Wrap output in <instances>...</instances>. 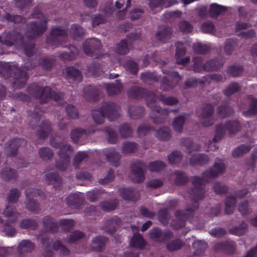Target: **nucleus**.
Masks as SVG:
<instances>
[{"mask_svg":"<svg viewBox=\"0 0 257 257\" xmlns=\"http://www.w3.org/2000/svg\"><path fill=\"white\" fill-rule=\"evenodd\" d=\"M0 74L5 78L13 77L14 87L16 88L23 87L28 78L25 71L16 66H11L8 63L0 62Z\"/></svg>","mask_w":257,"mask_h":257,"instance_id":"nucleus-1","label":"nucleus"},{"mask_svg":"<svg viewBox=\"0 0 257 257\" xmlns=\"http://www.w3.org/2000/svg\"><path fill=\"white\" fill-rule=\"evenodd\" d=\"M28 92L32 96L39 99L41 103H44L52 98L57 101L63 96V93L51 92L49 87H41L36 84H33L27 88Z\"/></svg>","mask_w":257,"mask_h":257,"instance_id":"nucleus-2","label":"nucleus"},{"mask_svg":"<svg viewBox=\"0 0 257 257\" xmlns=\"http://www.w3.org/2000/svg\"><path fill=\"white\" fill-rule=\"evenodd\" d=\"M242 128L240 122L237 120L227 121L224 124H218L215 127V135L212 139L214 143L220 141L226 134L227 131L228 135L230 137L234 136Z\"/></svg>","mask_w":257,"mask_h":257,"instance_id":"nucleus-3","label":"nucleus"},{"mask_svg":"<svg viewBox=\"0 0 257 257\" xmlns=\"http://www.w3.org/2000/svg\"><path fill=\"white\" fill-rule=\"evenodd\" d=\"M203 178L194 176L191 179L193 187L188 190L190 197L194 202L202 200L205 197V191L203 181Z\"/></svg>","mask_w":257,"mask_h":257,"instance_id":"nucleus-4","label":"nucleus"},{"mask_svg":"<svg viewBox=\"0 0 257 257\" xmlns=\"http://www.w3.org/2000/svg\"><path fill=\"white\" fill-rule=\"evenodd\" d=\"M214 109L210 103H204L201 105L196 110L197 116L202 119V124L205 127L212 125L215 119L212 117Z\"/></svg>","mask_w":257,"mask_h":257,"instance_id":"nucleus-5","label":"nucleus"},{"mask_svg":"<svg viewBox=\"0 0 257 257\" xmlns=\"http://www.w3.org/2000/svg\"><path fill=\"white\" fill-rule=\"evenodd\" d=\"M47 20L44 18L43 20H37L30 23L25 33L26 38L32 40L41 36L47 29Z\"/></svg>","mask_w":257,"mask_h":257,"instance_id":"nucleus-6","label":"nucleus"},{"mask_svg":"<svg viewBox=\"0 0 257 257\" xmlns=\"http://www.w3.org/2000/svg\"><path fill=\"white\" fill-rule=\"evenodd\" d=\"M68 33L67 29L61 27H53L47 38V43L52 46L56 45L66 41Z\"/></svg>","mask_w":257,"mask_h":257,"instance_id":"nucleus-7","label":"nucleus"},{"mask_svg":"<svg viewBox=\"0 0 257 257\" xmlns=\"http://www.w3.org/2000/svg\"><path fill=\"white\" fill-rule=\"evenodd\" d=\"M198 208V205H195L193 208L187 209L184 211L178 210L176 211V220L172 221L171 225L175 229H180L185 226V220L193 215V212Z\"/></svg>","mask_w":257,"mask_h":257,"instance_id":"nucleus-8","label":"nucleus"},{"mask_svg":"<svg viewBox=\"0 0 257 257\" xmlns=\"http://www.w3.org/2000/svg\"><path fill=\"white\" fill-rule=\"evenodd\" d=\"M225 165L223 161L216 158L212 168L205 171L202 174V177L205 181L208 182L211 179L223 174L225 172Z\"/></svg>","mask_w":257,"mask_h":257,"instance_id":"nucleus-9","label":"nucleus"},{"mask_svg":"<svg viewBox=\"0 0 257 257\" xmlns=\"http://www.w3.org/2000/svg\"><path fill=\"white\" fill-rule=\"evenodd\" d=\"M101 44L99 40L95 38L87 39L83 45L84 53L88 56L98 58L97 51L100 49Z\"/></svg>","mask_w":257,"mask_h":257,"instance_id":"nucleus-10","label":"nucleus"},{"mask_svg":"<svg viewBox=\"0 0 257 257\" xmlns=\"http://www.w3.org/2000/svg\"><path fill=\"white\" fill-rule=\"evenodd\" d=\"M131 180L134 183H142L145 180L144 171L146 165L140 161H137L131 165Z\"/></svg>","mask_w":257,"mask_h":257,"instance_id":"nucleus-11","label":"nucleus"},{"mask_svg":"<svg viewBox=\"0 0 257 257\" xmlns=\"http://www.w3.org/2000/svg\"><path fill=\"white\" fill-rule=\"evenodd\" d=\"M100 108L103 115L110 120H114L120 116V107L114 102H104Z\"/></svg>","mask_w":257,"mask_h":257,"instance_id":"nucleus-12","label":"nucleus"},{"mask_svg":"<svg viewBox=\"0 0 257 257\" xmlns=\"http://www.w3.org/2000/svg\"><path fill=\"white\" fill-rule=\"evenodd\" d=\"M150 237L154 241L162 243L173 238L174 234L170 230L163 231L159 228H155L150 230Z\"/></svg>","mask_w":257,"mask_h":257,"instance_id":"nucleus-13","label":"nucleus"},{"mask_svg":"<svg viewBox=\"0 0 257 257\" xmlns=\"http://www.w3.org/2000/svg\"><path fill=\"white\" fill-rule=\"evenodd\" d=\"M152 111L156 112L154 116H151L153 122L157 124H161L165 122L171 112H177V109H168L162 108L159 106L155 105L152 108Z\"/></svg>","mask_w":257,"mask_h":257,"instance_id":"nucleus-14","label":"nucleus"},{"mask_svg":"<svg viewBox=\"0 0 257 257\" xmlns=\"http://www.w3.org/2000/svg\"><path fill=\"white\" fill-rule=\"evenodd\" d=\"M26 141L24 139H14L9 141L5 146V153L7 156L14 157L17 155L18 149L21 146H25Z\"/></svg>","mask_w":257,"mask_h":257,"instance_id":"nucleus-15","label":"nucleus"},{"mask_svg":"<svg viewBox=\"0 0 257 257\" xmlns=\"http://www.w3.org/2000/svg\"><path fill=\"white\" fill-rule=\"evenodd\" d=\"M119 192L121 197L124 200L136 201L139 197L138 191L132 188H121Z\"/></svg>","mask_w":257,"mask_h":257,"instance_id":"nucleus-16","label":"nucleus"},{"mask_svg":"<svg viewBox=\"0 0 257 257\" xmlns=\"http://www.w3.org/2000/svg\"><path fill=\"white\" fill-rule=\"evenodd\" d=\"M106 91L109 96H115L120 94L123 90V85L119 80L115 83L104 84Z\"/></svg>","mask_w":257,"mask_h":257,"instance_id":"nucleus-17","label":"nucleus"},{"mask_svg":"<svg viewBox=\"0 0 257 257\" xmlns=\"http://www.w3.org/2000/svg\"><path fill=\"white\" fill-rule=\"evenodd\" d=\"M44 229L48 232L54 233L59 230L58 224L55 220L50 216H45L42 220Z\"/></svg>","mask_w":257,"mask_h":257,"instance_id":"nucleus-18","label":"nucleus"},{"mask_svg":"<svg viewBox=\"0 0 257 257\" xmlns=\"http://www.w3.org/2000/svg\"><path fill=\"white\" fill-rule=\"evenodd\" d=\"M132 229L134 235L130 241L131 245L137 248H143L145 245V241L143 237L139 233H137L139 231L138 228L136 226H132Z\"/></svg>","mask_w":257,"mask_h":257,"instance_id":"nucleus-19","label":"nucleus"},{"mask_svg":"<svg viewBox=\"0 0 257 257\" xmlns=\"http://www.w3.org/2000/svg\"><path fill=\"white\" fill-rule=\"evenodd\" d=\"M3 214L8 218L7 221L10 223H15L18 218L21 215V213L18 212L15 208H13L9 204L6 206Z\"/></svg>","mask_w":257,"mask_h":257,"instance_id":"nucleus-20","label":"nucleus"},{"mask_svg":"<svg viewBox=\"0 0 257 257\" xmlns=\"http://www.w3.org/2000/svg\"><path fill=\"white\" fill-rule=\"evenodd\" d=\"M223 60L220 58H215L207 61L204 64V71L207 72L216 71L223 66Z\"/></svg>","mask_w":257,"mask_h":257,"instance_id":"nucleus-21","label":"nucleus"},{"mask_svg":"<svg viewBox=\"0 0 257 257\" xmlns=\"http://www.w3.org/2000/svg\"><path fill=\"white\" fill-rule=\"evenodd\" d=\"M99 92L95 86H87L83 89V97L88 101H95L98 99Z\"/></svg>","mask_w":257,"mask_h":257,"instance_id":"nucleus-22","label":"nucleus"},{"mask_svg":"<svg viewBox=\"0 0 257 257\" xmlns=\"http://www.w3.org/2000/svg\"><path fill=\"white\" fill-rule=\"evenodd\" d=\"M21 38L22 37L20 33L15 31L10 32L7 34L4 40L2 39L0 36V43L8 46H12L15 42L20 40Z\"/></svg>","mask_w":257,"mask_h":257,"instance_id":"nucleus-23","label":"nucleus"},{"mask_svg":"<svg viewBox=\"0 0 257 257\" xmlns=\"http://www.w3.org/2000/svg\"><path fill=\"white\" fill-rule=\"evenodd\" d=\"M120 223L121 221L120 219L116 216H114L106 221L103 228L106 232L112 233L116 230V229L120 225Z\"/></svg>","mask_w":257,"mask_h":257,"instance_id":"nucleus-24","label":"nucleus"},{"mask_svg":"<svg viewBox=\"0 0 257 257\" xmlns=\"http://www.w3.org/2000/svg\"><path fill=\"white\" fill-rule=\"evenodd\" d=\"M108 239L103 236H98L94 238L92 240V250L101 252L104 249L105 244L107 242Z\"/></svg>","mask_w":257,"mask_h":257,"instance_id":"nucleus-25","label":"nucleus"},{"mask_svg":"<svg viewBox=\"0 0 257 257\" xmlns=\"http://www.w3.org/2000/svg\"><path fill=\"white\" fill-rule=\"evenodd\" d=\"M35 244L29 240H23L18 246L19 253L24 254L32 252L35 249Z\"/></svg>","mask_w":257,"mask_h":257,"instance_id":"nucleus-26","label":"nucleus"},{"mask_svg":"<svg viewBox=\"0 0 257 257\" xmlns=\"http://www.w3.org/2000/svg\"><path fill=\"white\" fill-rule=\"evenodd\" d=\"M127 111L129 116L134 119H139L144 116L145 108L141 106H128Z\"/></svg>","mask_w":257,"mask_h":257,"instance_id":"nucleus-27","label":"nucleus"},{"mask_svg":"<svg viewBox=\"0 0 257 257\" xmlns=\"http://www.w3.org/2000/svg\"><path fill=\"white\" fill-rule=\"evenodd\" d=\"M172 31L169 27H161L156 34V38L162 42H165L171 37Z\"/></svg>","mask_w":257,"mask_h":257,"instance_id":"nucleus-28","label":"nucleus"},{"mask_svg":"<svg viewBox=\"0 0 257 257\" xmlns=\"http://www.w3.org/2000/svg\"><path fill=\"white\" fill-rule=\"evenodd\" d=\"M51 130V125L50 122L45 120L42 122L40 128L37 132L36 135L39 138L44 139L48 137Z\"/></svg>","mask_w":257,"mask_h":257,"instance_id":"nucleus-29","label":"nucleus"},{"mask_svg":"<svg viewBox=\"0 0 257 257\" xmlns=\"http://www.w3.org/2000/svg\"><path fill=\"white\" fill-rule=\"evenodd\" d=\"M46 180L49 183L53 184L55 188L59 187L62 182L61 177L56 173H48L46 174Z\"/></svg>","mask_w":257,"mask_h":257,"instance_id":"nucleus-30","label":"nucleus"},{"mask_svg":"<svg viewBox=\"0 0 257 257\" xmlns=\"http://www.w3.org/2000/svg\"><path fill=\"white\" fill-rule=\"evenodd\" d=\"M73 149L69 144L62 145L58 152V155L61 159L70 160L73 153Z\"/></svg>","mask_w":257,"mask_h":257,"instance_id":"nucleus-31","label":"nucleus"},{"mask_svg":"<svg viewBox=\"0 0 257 257\" xmlns=\"http://www.w3.org/2000/svg\"><path fill=\"white\" fill-rule=\"evenodd\" d=\"M105 156L112 165L115 167L119 166L120 155L118 153L114 150H110L105 153Z\"/></svg>","mask_w":257,"mask_h":257,"instance_id":"nucleus-32","label":"nucleus"},{"mask_svg":"<svg viewBox=\"0 0 257 257\" xmlns=\"http://www.w3.org/2000/svg\"><path fill=\"white\" fill-rule=\"evenodd\" d=\"M84 202V199L77 194H70L67 198V204L69 206L75 207H79L80 205L83 204Z\"/></svg>","mask_w":257,"mask_h":257,"instance_id":"nucleus-33","label":"nucleus"},{"mask_svg":"<svg viewBox=\"0 0 257 257\" xmlns=\"http://www.w3.org/2000/svg\"><path fill=\"white\" fill-rule=\"evenodd\" d=\"M236 197L234 196H228L224 200L225 209L224 212L227 214L232 213L236 206Z\"/></svg>","mask_w":257,"mask_h":257,"instance_id":"nucleus-34","label":"nucleus"},{"mask_svg":"<svg viewBox=\"0 0 257 257\" xmlns=\"http://www.w3.org/2000/svg\"><path fill=\"white\" fill-rule=\"evenodd\" d=\"M155 136L161 141H168L171 137V130L167 126H163L157 130Z\"/></svg>","mask_w":257,"mask_h":257,"instance_id":"nucleus-35","label":"nucleus"},{"mask_svg":"<svg viewBox=\"0 0 257 257\" xmlns=\"http://www.w3.org/2000/svg\"><path fill=\"white\" fill-rule=\"evenodd\" d=\"M186 115L183 114L176 117L172 122L173 130L178 133H181L186 120Z\"/></svg>","mask_w":257,"mask_h":257,"instance_id":"nucleus-36","label":"nucleus"},{"mask_svg":"<svg viewBox=\"0 0 257 257\" xmlns=\"http://www.w3.org/2000/svg\"><path fill=\"white\" fill-rule=\"evenodd\" d=\"M146 93V90L136 86L131 87L127 92L129 97L137 99L145 96Z\"/></svg>","mask_w":257,"mask_h":257,"instance_id":"nucleus-37","label":"nucleus"},{"mask_svg":"<svg viewBox=\"0 0 257 257\" xmlns=\"http://www.w3.org/2000/svg\"><path fill=\"white\" fill-rule=\"evenodd\" d=\"M249 108L243 111V114L245 116H252L257 115V99L252 95L249 96Z\"/></svg>","mask_w":257,"mask_h":257,"instance_id":"nucleus-38","label":"nucleus"},{"mask_svg":"<svg viewBox=\"0 0 257 257\" xmlns=\"http://www.w3.org/2000/svg\"><path fill=\"white\" fill-rule=\"evenodd\" d=\"M184 244L182 240L176 239L167 242L166 244V247L169 251L173 252L182 248Z\"/></svg>","mask_w":257,"mask_h":257,"instance_id":"nucleus-39","label":"nucleus"},{"mask_svg":"<svg viewBox=\"0 0 257 257\" xmlns=\"http://www.w3.org/2000/svg\"><path fill=\"white\" fill-rule=\"evenodd\" d=\"M194 253L196 255H202L208 247L207 244L202 240H196L192 244Z\"/></svg>","mask_w":257,"mask_h":257,"instance_id":"nucleus-40","label":"nucleus"},{"mask_svg":"<svg viewBox=\"0 0 257 257\" xmlns=\"http://www.w3.org/2000/svg\"><path fill=\"white\" fill-rule=\"evenodd\" d=\"M209 161V159L207 155L197 154L192 157L190 163L192 165H199L201 166L207 164Z\"/></svg>","mask_w":257,"mask_h":257,"instance_id":"nucleus-41","label":"nucleus"},{"mask_svg":"<svg viewBox=\"0 0 257 257\" xmlns=\"http://www.w3.org/2000/svg\"><path fill=\"white\" fill-rule=\"evenodd\" d=\"M1 175L6 181L16 180L18 176L15 170L9 168L4 169L1 172Z\"/></svg>","mask_w":257,"mask_h":257,"instance_id":"nucleus-42","label":"nucleus"},{"mask_svg":"<svg viewBox=\"0 0 257 257\" xmlns=\"http://www.w3.org/2000/svg\"><path fill=\"white\" fill-rule=\"evenodd\" d=\"M69 51V52H66L62 53L59 56L60 58L63 60H71L74 59L78 54L77 48L73 45H70Z\"/></svg>","mask_w":257,"mask_h":257,"instance_id":"nucleus-43","label":"nucleus"},{"mask_svg":"<svg viewBox=\"0 0 257 257\" xmlns=\"http://www.w3.org/2000/svg\"><path fill=\"white\" fill-rule=\"evenodd\" d=\"M118 202L116 199L104 201L100 202V206L104 211H111L115 210L118 206Z\"/></svg>","mask_w":257,"mask_h":257,"instance_id":"nucleus-44","label":"nucleus"},{"mask_svg":"<svg viewBox=\"0 0 257 257\" xmlns=\"http://www.w3.org/2000/svg\"><path fill=\"white\" fill-rule=\"evenodd\" d=\"M175 178L174 183L177 185H184L189 181V178L186 174L181 171H177L174 172Z\"/></svg>","mask_w":257,"mask_h":257,"instance_id":"nucleus-45","label":"nucleus"},{"mask_svg":"<svg viewBox=\"0 0 257 257\" xmlns=\"http://www.w3.org/2000/svg\"><path fill=\"white\" fill-rule=\"evenodd\" d=\"M88 159V155L85 152H78L73 158V165L76 168H78L81 163L87 161Z\"/></svg>","mask_w":257,"mask_h":257,"instance_id":"nucleus-46","label":"nucleus"},{"mask_svg":"<svg viewBox=\"0 0 257 257\" xmlns=\"http://www.w3.org/2000/svg\"><path fill=\"white\" fill-rule=\"evenodd\" d=\"M251 150V147L248 145H240L233 150L232 156L234 158H239L248 153Z\"/></svg>","mask_w":257,"mask_h":257,"instance_id":"nucleus-47","label":"nucleus"},{"mask_svg":"<svg viewBox=\"0 0 257 257\" xmlns=\"http://www.w3.org/2000/svg\"><path fill=\"white\" fill-rule=\"evenodd\" d=\"M234 113L233 109L227 105H219L217 109V114L220 117L229 116Z\"/></svg>","mask_w":257,"mask_h":257,"instance_id":"nucleus-48","label":"nucleus"},{"mask_svg":"<svg viewBox=\"0 0 257 257\" xmlns=\"http://www.w3.org/2000/svg\"><path fill=\"white\" fill-rule=\"evenodd\" d=\"M237 45V42L232 39H228L224 43L223 49L226 54L230 55Z\"/></svg>","mask_w":257,"mask_h":257,"instance_id":"nucleus-49","label":"nucleus"},{"mask_svg":"<svg viewBox=\"0 0 257 257\" xmlns=\"http://www.w3.org/2000/svg\"><path fill=\"white\" fill-rule=\"evenodd\" d=\"M38 226L36 221L32 219H24L20 223V227L22 229H36Z\"/></svg>","mask_w":257,"mask_h":257,"instance_id":"nucleus-50","label":"nucleus"},{"mask_svg":"<svg viewBox=\"0 0 257 257\" xmlns=\"http://www.w3.org/2000/svg\"><path fill=\"white\" fill-rule=\"evenodd\" d=\"M118 132L121 138H127L131 137L133 135V130L127 123H123L119 126Z\"/></svg>","mask_w":257,"mask_h":257,"instance_id":"nucleus-51","label":"nucleus"},{"mask_svg":"<svg viewBox=\"0 0 257 257\" xmlns=\"http://www.w3.org/2000/svg\"><path fill=\"white\" fill-rule=\"evenodd\" d=\"M106 133V137L108 142L110 144L116 143L117 141V134L112 128L106 127L103 131Z\"/></svg>","mask_w":257,"mask_h":257,"instance_id":"nucleus-52","label":"nucleus"},{"mask_svg":"<svg viewBox=\"0 0 257 257\" xmlns=\"http://www.w3.org/2000/svg\"><path fill=\"white\" fill-rule=\"evenodd\" d=\"M240 89L239 85L236 82H231L227 87L223 90V94L226 96H230L238 92Z\"/></svg>","mask_w":257,"mask_h":257,"instance_id":"nucleus-53","label":"nucleus"},{"mask_svg":"<svg viewBox=\"0 0 257 257\" xmlns=\"http://www.w3.org/2000/svg\"><path fill=\"white\" fill-rule=\"evenodd\" d=\"M26 208L34 213H38L41 210L39 204L35 200H27L25 202Z\"/></svg>","mask_w":257,"mask_h":257,"instance_id":"nucleus-54","label":"nucleus"},{"mask_svg":"<svg viewBox=\"0 0 257 257\" xmlns=\"http://www.w3.org/2000/svg\"><path fill=\"white\" fill-rule=\"evenodd\" d=\"M141 79L146 83L151 84L152 82H157L159 78L154 73L146 72L141 74Z\"/></svg>","mask_w":257,"mask_h":257,"instance_id":"nucleus-55","label":"nucleus"},{"mask_svg":"<svg viewBox=\"0 0 257 257\" xmlns=\"http://www.w3.org/2000/svg\"><path fill=\"white\" fill-rule=\"evenodd\" d=\"M39 155L43 160L47 161L52 158L54 153L50 148L42 147L39 149Z\"/></svg>","mask_w":257,"mask_h":257,"instance_id":"nucleus-56","label":"nucleus"},{"mask_svg":"<svg viewBox=\"0 0 257 257\" xmlns=\"http://www.w3.org/2000/svg\"><path fill=\"white\" fill-rule=\"evenodd\" d=\"M226 10V8L216 4H212L210 6L209 14L211 17L216 18L222 12Z\"/></svg>","mask_w":257,"mask_h":257,"instance_id":"nucleus-57","label":"nucleus"},{"mask_svg":"<svg viewBox=\"0 0 257 257\" xmlns=\"http://www.w3.org/2000/svg\"><path fill=\"white\" fill-rule=\"evenodd\" d=\"M53 248L56 251H59L60 253L63 255H68L70 253L69 249L60 240H56L53 243Z\"/></svg>","mask_w":257,"mask_h":257,"instance_id":"nucleus-58","label":"nucleus"},{"mask_svg":"<svg viewBox=\"0 0 257 257\" xmlns=\"http://www.w3.org/2000/svg\"><path fill=\"white\" fill-rule=\"evenodd\" d=\"M182 145L186 147L188 153H191L193 151H199L200 146L197 144H195L189 139H184L181 141Z\"/></svg>","mask_w":257,"mask_h":257,"instance_id":"nucleus-59","label":"nucleus"},{"mask_svg":"<svg viewBox=\"0 0 257 257\" xmlns=\"http://www.w3.org/2000/svg\"><path fill=\"white\" fill-rule=\"evenodd\" d=\"M138 145L134 142H126L123 144L122 149L123 153L131 154L136 152L138 150Z\"/></svg>","mask_w":257,"mask_h":257,"instance_id":"nucleus-60","label":"nucleus"},{"mask_svg":"<svg viewBox=\"0 0 257 257\" xmlns=\"http://www.w3.org/2000/svg\"><path fill=\"white\" fill-rule=\"evenodd\" d=\"M86 134L85 130L80 128H77L72 130L70 133V137L72 140L77 143L79 141L80 138Z\"/></svg>","mask_w":257,"mask_h":257,"instance_id":"nucleus-61","label":"nucleus"},{"mask_svg":"<svg viewBox=\"0 0 257 257\" xmlns=\"http://www.w3.org/2000/svg\"><path fill=\"white\" fill-rule=\"evenodd\" d=\"M67 76L70 79L80 81L82 79L81 73L78 70L73 68H68L67 70Z\"/></svg>","mask_w":257,"mask_h":257,"instance_id":"nucleus-62","label":"nucleus"},{"mask_svg":"<svg viewBox=\"0 0 257 257\" xmlns=\"http://www.w3.org/2000/svg\"><path fill=\"white\" fill-rule=\"evenodd\" d=\"M104 116L101 108L93 109L92 111V118L94 121L98 124L103 123Z\"/></svg>","mask_w":257,"mask_h":257,"instance_id":"nucleus-63","label":"nucleus"},{"mask_svg":"<svg viewBox=\"0 0 257 257\" xmlns=\"http://www.w3.org/2000/svg\"><path fill=\"white\" fill-rule=\"evenodd\" d=\"M169 162L172 164H177L182 160L183 155L178 151H174L168 156Z\"/></svg>","mask_w":257,"mask_h":257,"instance_id":"nucleus-64","label":"nucleus"}]
</instances>
